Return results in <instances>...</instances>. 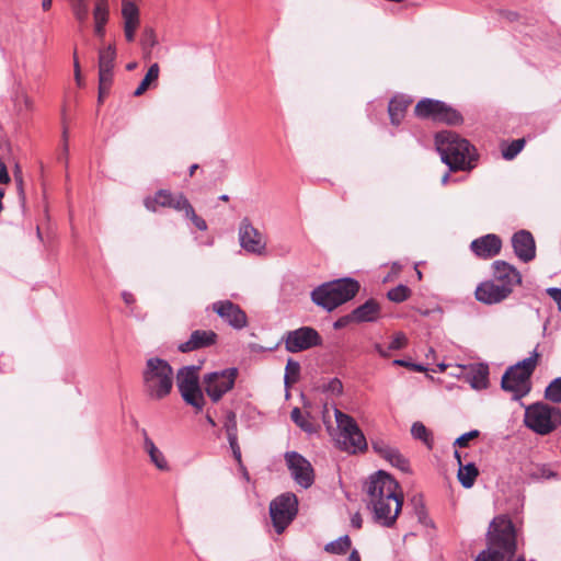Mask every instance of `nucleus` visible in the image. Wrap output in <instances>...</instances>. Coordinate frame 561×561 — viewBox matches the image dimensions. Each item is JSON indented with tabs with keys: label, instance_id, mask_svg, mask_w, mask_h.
Instances as JSON below:
<instances>
[{
	"label": "nucleus",
	"instance_id": "nucleus-50",
	"mask_svg": "<svg viewBox=\"0 0 561 561\" xmlns=\"http://www.w3.org/2000/svg\"><path fill=\"white\" fill-rule=\"evenodd\" d=\"M547 294L557 302L558 310L561 311V288L549 287Z\"/></svg>",
	"mask_w": 561,
	"mask_h": 561
},
{
	"label": "nucleus",
	"instance_id": "nucleus-8",
	"mask_svg": "<svg viewBox=\"0 0 561 561\" xmlns=\"http://www.w3.org/2000/svg\"><path fill=\"white\" fill-rule=\"evenodd\" d=\"M298 513V499L291 492L278 495L270 504V515L277 534H282Z\"/></svg>",
	"mask_w": 561,
	"mask_h": 561
},
{
	"label": "nucleus",
	"instance_id": "nucleus-41",
	"mask_svg": "<svg viewBox=\"0 0 561 561\" xmlns=\"http://www.w3.org/2000/svg\"><path fill=\"white\" fill-rule=\"evenodd\" d=\"M410 293L411 291L407 286L398 285L388 291L387 297L393 302H402L409 298Z\"/></svg>",
	"mask_w": 561,
	"mask_h": 561
},
{
	"label": "nucleus",
	"instance_id": "nucleus-53",
	"mask_svg": "<svg viewBox=\"0 0 561 561\" xmlns=\"http://www.w3.org/2000/svg\"><path fill=\"white\" fill-rule=\"evenodd\" d=\"M9 182L10 176L7 167L3 162L0 161V184H8Z\"/></svg>",
	"mask_w": 561,
	"mask_h": 561
},
{
	"label": "nucleus",
	"instance_id": "nucleus-58",
	"mask_svg": "<svg viewBox=\"0 0 561 561\" xmlns=\"http://www.w3.org/2000/svg\"><path fill=\"white\" fill-rule=\"evenodd\" d=\"M15 181H16V184H18V187L20 190V193L22 194L23 193V188H22V184H23V180H22V175H15Z\"/></svg>",
	"mask_w": 561,
	"mask_h": 561
},
{
	"label": "nucleus",
	"instance_id": "nucleus-61",
	"mask_svg": "<svg viewBox=\"0 0 561 561\" xmlns=\"http://www.w3.org/2000/svg\"><path fill=\"white\" fill-rule=\"evenodd\" d=\"M449 178H450V176H449V173H445V174L442 176V180H440L442 184H443V185H446V184L448 183V181H449Z\"/></svg>",
	"mask_w": 561,
	"mask_h": 561
},
{
	"label": "nucleus",
	"instance_id": "nucleus-11",
	"mask_svg": "<svg viewBox=\"0 0 561 561\" xmlns=\"http://www.w3.org/2000/svg\"><path fill=\"white\" fill-rule=\"evenodd\" d=\"M285 348L289 353H299L312 347L321 346L323 340L312 327H300L284 334Z\"/></svg>",
	"mask_w": 561,
	"mask_h": 561
},
{
	"label": "nucleus",
	"instance_id": "nucleus-62",
	"mask_svg": "<svg viewBox=\"0 0 561 561\" xmlns=\"http://www.w3.org/2000/svg\"><path fill=\"white\" fill-rule=\"evenodd\" d=\"M454 456L457 459L459 467L462 466L460 453L455 450Z\"/></svg>",
	"mask_w": 561,
	"mask_h": 561
},
{
	"label": "nucleus",
	"instance_id": "nucleus-54",
	"mask_svg": "<svg viewBox=\"0 0 561 561\" xmlns=\"http://www.w3.org/2000/svg\"><path fill=\"white\" fill-rule=\"evenodd\" d=\"M362 524H363V519H362V516L359 513H355L352 517H351V525L354 527V528H362Z\"/></svg>",
	"mask_w": 561,
	"mask_h": 561
},
{
	"label": "nucleus",
	"instance_id": "nucleus-30",
	"mask_svg": "<svg viewBox=\"0 0 561 561\" xmlns=\"http://www.w3.org/2000/svg\"><path fill=\"white\" fill-rule=\"evenodd\" d=\"M411 435L413 438L423 442L427 448L433 447L432 433L426 428L422 422H414L411 426Z\"/></svg>",
	"mask_w": 561,
	"mask_h": 561
},
{
	"label": "nucleus",
	"instance_id": "nucleus-19",
	"mask_svg": "<svg viewBox=\"0 0 561 561\" xmlns=\"http://www.w3.org/2000/svg\"><path fill=\"white\" fill-rule=\"evenodd\" d=\"M502 248V241L500 237L493 233L485 234L478 239H474L471 244V251L479 257L491 259L497 255Z\"/></svg>",
	"mask_w": 561,
	"mask_h": 561
},
{
	"label": "nucleus",
	"instance_id": "nucleus-13",
	"mask_svg": "<svg viewBox=\"0 0 561 561\" xmlns=\"http://www.w3.org/2000/svg\"><path fill=\"white\" fill-rule=\"evenodd\" d=\"M285 461L290 471L294 481L304 489H308L314 481L313 468L311 463L296 451H287Z\"/></svg>",
	"mask_w": 561,
	"mask_h": 561
},
{
	"label": "nucleus",
	"instance_id": "nucleus-51",
	"mask_svg": "<svg viewBox=\"0 0 561 561\" xmlns=\"http://www.w3.org/2000/svg\"><path fill=\"white\" fill-rule=\"evenodd\" d=\"M351 322H354V318L351 317V313H348L346 316H343V317L339 318L334 322L333 327H334V329L339 330V329H342V328L346 327Z\"/></svg>",
	"mask_w": 561,
	"mask_h": 561
},
{
	"label": "nucleus",
	"instance_id": "nucleus-3",
	"mask_svg": "<svg viewBox=\"0 0 561 561\" xmlns=\"http://www.w3.org/2000/svg\"><path fill=\"white\" fill-rule=\"evenodd\" d=\"M141 377L142 391L150 400H163L173 389V368L160 357H150L146 360Z\"/></svg>",
	"mask_w": 561,
	"mask_h": 561
},
{
	"label": "nucleus",
	"instance_id": "nucleus-49",
	"mask_svg": "<svg viewBox=\"0 0 561 561\" xmlns=\"http://www.w3.org/2000/svg\"><path fill=\"white\" fill-rule=\"evenodd\" d=\"M139 22H124V33L127 42H134Z\"/></svg>",
	"mask_w": 561,
	"mask_h": 561
},
{
	"label": "nucleus",
	"instance_id": "nucleus-59",
	"mask_svg": "<svg viewBox=\"0 0 561 561\" xmlns=\"http://www.w3.org/2000/svg\"><path fill=\"white\" fill-rule=\"evenodd\" d=\"M53 0H43L42 1V8L46 11L51 8Z\"/></svg>",
	"mask_w": 561,
	"mask_h": 561
},
{
	"label": "nucleus",
	"instance_id": "nucleus-24",
	"mask_svg": "<svg viewBox=\"0 0 561 561\" xmlns=\"http://www.w3.org/2000/svg\"><path fill=\"white\" fill-rule=\"evenodd\" d=\"M144 449L149 455L151 462L162 471L169 470V463L162 454L154 445L152 439L147 435V432L144 430Z\"/></svg>",
	"mask_w": 561,
	"mask_h": 561
},
{
	"label": "nucleus",
	"instance_id": "nucleus-20",
	"mask_svg": "<svg viewBox=\"0 0 561 561\" xmlns=\"http://www.w3.org/2000/svg\"><path fill=\"white\" fill-rule=\"evenodd\" d=\"M493 276L494 280L499 284L505 287L508 286L511 293L513 288L522 282L520 273L505 261H495L493 263Z\"/></svg>",
	"mask_w": 561,
	"mask_h": 561
},
{
	"label": "nucleus",
	"instance_id": "nucleus-48",
	"mask_svg": "<svg viewBox=\"0 0 561 561\" xmlns=\"http://www.w3.org/2000/svg\"><path fill=\"white\" fill-rule=\"evenodd\" d=\"M325 390L334 396H340L343 392V383L340 379L333 378L327 383Z\"/></svg>",
	"mask_w": 561,
	"mask_h": 561
},
{
	"label": "nucleus",
	"instance_id": "nucleus-26",
	"mask_svg": "<svg viewBox=\"0 0 561 561\" xmlns=\"http://www.w3.org/2000/svg\"><path fill=\"white\" fill-rule=\"evenodd\" d=\"M93 18L95 23V33L99 36L104 35V26L108 20V2L107 0L95 1L93 9Z\"/></svg>",
	"mask_w": 561,
	"mask_h": 561
},
{
	"label": "nucleus",
	"instance_id": "nucleus-27",
	"mask_svg": "<svg viewBox=\"0 0 561 561\" xmlns=\"http://www.w3.org/2000/svg\"><path fill=\"white\" fill-rule=\"evenodd\" d=\"M479 474L478 468L474 463L470 462L466 466H460L458 470V480L461 485L466 489L471 488L474 484V481Z\"/></svg>",
	"mask_w": 561,
	"mask_h": 561
},
{
	"label": "nucleus",
	"instance_id": "nucleus-5",
	"mask_svg": "<svg viewBox=\"0 0 561 561\" xmlns=\"http://www.w3.org/2000/svg\"><path fill=\"white\" fill-rule=\"evenodd\" d=\"M539 353L534 350L531 355L510 366L501 380V388L512 393L514 400H520L531 390L530 377L536 369Z\"/></svg>",
	"mask_w": 561,
	"mask_h": 561
},
{
	"label": "nucleus",
	"instance_id": "nucleus-18",
	"mask_svg": "<svg viewBox=\"0 0 561 561\" xmlns=\"http://www.w3.org/2000/svg\"><path fill=\"white\" fill-rule=\"evenodd\" d=\"M510 294L511 288H508V286L505 287L494 279L480 284L476 289L477 300L488 305L501 302L507 298Z\"/></svg>",
	"mask_w": 561,
	"mask_h": 561
},
{
	"label": "nucleus",
	"instance_id": "nucleus-57",
	"mask_svg": "<svg viewBox=\"0 0 561 561\" xmlns=\"http://www.w3.org/2000/svg\"><path fill=\"white\" fill-rule=\"evenodd\" d=\"M348 561H360V556L357 550H353L350 553Z\"/></svg>",
	"mask_w": 561,
	"mask_h": 561
},
{
	"label": "nucleus",
	"instance_id": "nucleus-37",
	"mask_svg": "<svg viewBox=\"0 0 561 561\" xmlns=\"http://www.w3.org/2000/svg\"><path fill=\"white\" fill-rule=\"evenodd\" d=\"M290 417L295 424H297L302 431L307 433L316 432L313 424L301 413L299 408H294Z\"/></svg>",
	"mask_w": 561,
	"mask_h": 561
},
{
	"label": "nucleus",
	"instance_id": "nucleus-45",
	"mask_svg": "<svg viewBox=\"0 0 561 561\" xmlns=\"http://www.w3.org/2000/svg\"><path fill=\"white\" fill-rule=\"evenodd\" d=\"M373 449L380 455L382 458H387L390 450H392L394 447L390 446L389 444L385 443L383 440H374L371 443Z\"/></svg>",
	"mask_w": 561,
	"mask_h": 561
},
{
	"label": "nucleus",
	"instance_id": "nucleus-28",
	"mask_svg": "<svg viewBox=\"0 0 561 561\" xmlns=\"http://www.w3.org/2000/svg\"><path fill=\"white\" fill-rule=\"evenodd\" d=\"M75 19L80 24H85L89 18V0H68Z\"/></svg>",
	"mask_w": 561,
	"mask_h": 561
},
{
	"label": "nucleus",
	"instance_id": "nucleus-34",
	"mask_svg": "<svg viewBox=\"0 0 561 561\" xmlns=\"http://www.w3.org/2000/svg\"><path fill=\"white\" fill-rule=\"evenodd\" d=\"M300 375V364L291 358L287 360L285 367V376L284 381L286 386L295 383L298 381Z\"/></svg>",
	"mask_w": 561,
	"mask_h": 561
},
{
	"label": "nucleus",
	"instance_id": "nucleus-55",
	"mask_svg": "<svg viewBox=\"0 0 561 561\" xmlns=\"http://www.w3.org/2000/svg\"><path fill=\"white\" fill-rule=\"evenodd\" d=\"M122 298H123V300H124V302L126 305H131V304L135 302L134 295L131 293H129V291H123L122 293Z\"/></svg>",
	"mask_w": 561,
	"mask_h": 561
},
{
	"label": "nucleus",
	"instance_id": "nucleus-40",
	"mask_svg": "<svg viewBox=\"0 0 561 561\" xmlns=\"http://www.w3.org/2000/svg\"><path fill=\"white\" fill-rule=\"evenodd\" d=\"M525 139L513 140L505 149L502 150L503 158L506 160L514 159L524 148Z\"/></svg>",
	"mask_w": 561,
	"mask_h": 561
},
{
	"label": "nucleus",
	"instance_id": "nucleus-32",
	"mask_svg": "<svg viewBox=\"0 0 561 561\" xmlns=\"http://www.w3.org/2000/svg\"><path fill=\"white\" fill-rule=\"evenodd\" d=\"M140 44L145 54V57L148 58L151 54L152 48L158 44L157 35L151 27H146L142 31Z\"/></svg>",
	"mask_w": 561,
	"mask_h": 561
},
{
	"label": "nucleus",
	"instance_id": "nucleus-16",
	"mask_svg": "<svg viewBox=\"0 0 561 561\" xmlns=\"http://www.w3.org/2000/svg\"><path fill=\"white\" fill-rule=\"evenodd\" d=\"M188 199L182 193L173 195L168 190H159L154 196L147 197L144 203L145 207L151 211H156L157 206L169 207L178 211H182Z\"/></svg>",
	"mask_w": 561,
	"mask_h": 561
},
{
	"label": "nucleus",
	"instance_id": "nucleus-38",
	"mask_svg": "<svg viewBox=\"0 0 561 561\" xmlns=\"http://www.w3.org/2000/svg\"><path fill=\"white\" fill-rule=\"evenodd\" d=\"M386 460H388L392 466L397 467L401 471L408 472L410 469L408 459L403 457L397 448L390 450Z\"/></svg>",
	"mask_w": 561,
	"mask_h": 561
},
{
	"label": "nucleus",
	"instance_id": "nucleus-43",
	"mask_svg": "<svg viewBox=\"0 0 561 561\" xmlns=\"http://www.w3.org/2000/svg\"><path fill=\"white\" fill-rule=\"evenodd\" d=\"M225 430L227 433L228 440H233V438H237V420L236 414L230 412L227 415V420L225 422Z\"/></svg>",
	"mask_w": 561,
	"mask_h": 561
},
{
	"label": "nucleus",
	"instance_id": "nucleus-9",
	"mask_svg": "<svg viewBox=\"0 0 561 561\" xmlns=\"http://www.w3.org/2000/svg\"><path fill=\"white\" fill-rule=\"evenodd\" d=\"M556 407L542 402L528 405L525 410V425L539 435H548L557 428Z\"/></svg>",
	"mask_w": 561,
	"mask_h": 561
},
{
	"label": "nucleus",
	"instance_id": "nucleus-29",
	"mask_svg": "<svg viewBox=\"0 0 561 561\" xmlns=\"http://www.w3.org/2000/svg\"><path fill=\"white\" fill-rule=\"evenodd\" d=\"M159 72H160L159 65L157 62L152 64L149 67L145 78L141 80L140 84L135 90L134 95L139 96V95L144 94L148 90L150 84L158 80Z\"/></svg>",
	"mask_w": 561,
	"mask_h": 561
},
{
	"label": "nucleus",
	"instance_id": "nucleus-35",
	"mask_svg": "<svg viewBox=\"0 0 561 561\" xmlns=\"http://www.w3.org/2000/svg\"><path fill=\"white\" fill-rule=\"evenodd\" d=\"M136 0H123L122 14L124 22H139V10Z\"/></svg>",
	"mask_w": 561,
	"mask_h": 561
},
{
	"label": "nucleus",
	"instance_id": "nucleus-60",
	"mask_svg": "<svg viewBox=\"0 0 561 561\" xmlns=\"http://www.w3.org/2000/svg\"><path fill=\"white\" fill-rule=\"evenodd\" d=\"M75 71H76L77 81L79 82L80 67H79L78 60H75Z\"/></svg>",
	"mask_w": 561,
	"mask_h": 561
},
{
	"label": "nucleus",
	"instance_id": "nucleus-31",
	"mask_svg": "<svg viewBox=\"0 0 561 561\" xmlns=\"http://www.w3.org/2000/svg\"><path fill=\"white\" fill-rule=\"evenodd\" d=\"M116 58V50L113 45H108L99 53V69L113 70Z\"/></svg>",
	"mask_w": 561,
	"mask_h": 561
},
{
	"label": "nucleus",
	"instance_id": "nucleus-1",
	"mask_svg": "<svg viewBox=\"0 0 561 561\" xmlns=\"http://www.w3.org/2000/svg\"><path fill=\"white\" fill-rule=\"evenodd\" d=\"M399 483L387 472L379 470L366 482V506L376 524L391 528L394 526L403 505Z\"/></svg>",
	"mask_w": 561,
	"mask_h": 561
},
{
	"label": "nucleus",
	"instance_id": "nucleus-4",
	"mask_svg": "<svg viewBox=\"0 0 561 561\" xmlns=\"http://www.w3.org/2000/svg\"><path fill=\"white\" fill-rule=\"evenodd\" d=\"M359 290V284L353 278H341L324 283L311 291V300L317 306L331 312L347 302Z\"/></svg>",
	"mask_w": 561,
	"mask_h": 561
},
{
	"label": "nucleus",
	"instance_id": "nucleus-2",
	"mask_svg": "<svg viewBox=\"0 0 561 561\" xmlns=\"http://www.w3.org/2000/svg\"><path fill=\"white\" fill-rule=\"evenodd\" d=\"M436 149L442 161L450 171H470L476 167L477 152L474 147L459 135L443 130L435 136Z\"/></svg>",
	"mask_w": 561,
	"mask_h": 561
},
{
	"label": "nucleus",
	"instance_id": "nucleus-6",
	"mask_svg": "<svg viewBox=\"0 0 561 561\" xmlns=\"http://www.w3.org/2000/svg\"><path fill=\"white\" fill-rule=\"evenodd\" d=\"M337 434L334 438L336 446L350 454H356L367 448V440L356 421L348 414L334 408Z\"/></svg>",
	"mask_w": 561,
	"mask_h": 561
},
{
	"label": "nucleus",
	"instance_id": "nucleus-22",
	"mask_svg": "<svg viewBox=\"0 0 561 561\" xmlns=\"http://www.w3.org/2000/svg\"><path fill=\"white\" fill-rule=\"evenodd\" d=\"M354 322H374L380 317V306L375 299H368L351 312Z\"/></svg>",
	"mask_w": 561,
	"mask_h": 561
},
{
	"label": "nucleus",
	"instance_id": "nucleus-12",
	"mask_svg": "<svg viewBox=\"0 0 561 561\" xmlns=\"http://www.w3.org/2000/svg\"><path fill=\"white\" fill-rule=\"evenodd\" d=\"M415 114L419 117L432 118L450 125L458 124L461 121V116L456 110L447 106L442 101L433 99L421 100L415 106Z\"/></svg>",
	"mask_w": 561,
	"mask_h": 561
},
{
	"label": "nucleus",
	"instance_id": "nucleus-10",
	"mask_svg": "<svg viewBox=\"0 0 561 561\" xmlns=\"http://www.w3.org/2000/svg\"><path fill=\"white\" fill-rule=\"evenodd\" d=\"M237 376V368H227L204 376L203 383L205 391L213 402H218L224 394L233 388Z\"/></svg>",
	"mask_w": 561,
	"mask_h": 561
},
{
	"label": "nucleus",
	"instance_id": "nucleus-23",
	"mask_svg": "<svg viewBox=\"0 0 561 561\" xmlns=\"http://www.w3.org/2000/svg\"><path fill=\"white\" fill-rule=\"evenodd\" d=\"M412 100L405 95H396L391 99L388 106V112L392 125L398 126L404 117L405 111Z\"/></svg>",
	"mask_w": 561,
	"mask_h": 561
},
{
	"label": "nucleus",
	"instance_id": "nucleus-25",
	"mask_svg": "<svg viewBox=\"0 0 561 561\" xmlns=\"http://www.w3.org/2000/svg\"><path fill=\"white\" fill-rule=\"evenodd\" d=\"M467 380L476 390H482L489 386V367L485 364H479L472 367L467 375Z\"/></svg>",
	"mask_w": 561,
	"mask_h": 561
},
{
	"label": "nucleus",
	"instance_id": "nucleus-44",
	"mask_svg": "<svg viewBox=\"0 0 561 561\" xmlns=\"http://www.w3.org/2000/svg\"><path fill=\"white\" fill-rule=\"evenodd\" d=\"M479 435H480V432L478 430L469 431V432L460 435L455 440L454 446H457V447H460V448L468 447L469 446V442L471 439H474V438L479 437Z\"/></svg>",
	"mask_w": 561,
	"mask_h": 561
},
{
	"label": "nucleus",
	"instance_id": "nucleus-36",
	"mask_svg": "<svg viewBox=\"0 0 561 561\" xmlns=\"http://www.w3.org/2000/svg\"><path fill=\"white\" fill-rule=\"evenodd\" d=\"M545 398L553 403H561V377L553 379L545 390Z\"/></svg>",
	"mask_w": 561,
	"mask_h": 561
},
{
	"label": "nucleus",
	"instance_id": "nucleus-47",
	"mask_svg": "<svg viewBox=\"0 0 561 561\" xmlns=\"http://www.w3.org/2000/svg\"><path fill=\"white\" fill-rule=\"evenodd\" d=\"M392 364L394 366H402V367H407V368H410L414 371H419V373H423V371H426L427 368L422 365V364H415V363H412V362H409V360H405V359H394L392 362Z\"/></svg>",
	"mask_w": 561,
	"mask_h": 561
},
{
	"label": "nucleus",
	"instance_id": "nucleus-56",
	"mask_svg": "<svg viewBox=\"0 0 561 561\" xmlns=\"http://www.w3.org/2000/svg\"><path fill=\"white\" fill-rule=\"evenodd\" d=\"M375 350L382 357H389V355H390L389 354L390 351L388 350V347L383 348L379 343L375 344Z\"/></svg>",
	"mask_w": 561,
	"mask_h": 561
},
{
	"label": "nucleus",
	"instance_id": "nucleus-7",
	"mask_svg": "<svg viewBox=\"0 0 561 561\" xmlns=\"http://www.w3.org/2000/svg\"><path fill=\"white\" fill-rule=\"evenodd\" d=\"M198 366H184L176 374V385L183 400L196 412L202 411L205 405V398L198 381Z\"/></svg>",
	"mask_w": 561,
	"mask_h": 561
},
{
	"label": "nucleus",
	"instance_id": "nucleus-39",
	"mask_svg": "<svg viewBox=\"0 0 561 561\" xmlns=\"http://www.w3.org/2000/svg\"><path fill=\"white\" fill-rule=\"evenodd\" d=\"M182 211H184L185 214V217L188 218L193 224L194 226L202 230V231H205L207 229V224L206 221L196 215L193 206L191 205V203L187 201V203L185 204L184 208L182 209Z\"/></svg>",
	"mask_w": 561,
	"mask_h": 561
},
{
	"label": "nucleus",
	"instance_id": "nucleus-64",
	"mask_svg": "<svg viewBox=\"0 0 561 561\" xmlns=\"http://www.w3.org/2000/svg\"><path fill=\"white\" fill-rule=\"evenodd\" d=\"M556 416H558V422L561 424V410L556 408Z\"/></svg>",
	"mask_w": 561,
	"mask_h": 561
},
{
	"label": "nucleus",
	"instance_id": "nucleus-63",
	"mask_svg": "<svg viewBox=\"0 0 561 561\" xmlns=\"http://www.w3.org/2000/svg\"><path fill=\"white\" fill-rule=\"evenodd\" d=\"M136 67H137V62L133 61V62L127 64L126 69H127L128 71H131V70H134Z\"/></svg>",
	"mask_w": 561,
	"mask_h": 561
},
{
	"label": "nucleus",
	"instance_id": "nucleus-17",
	"mask_svg": "<svg viewBox=\"0 0 561 561\" xmlns=\"http://www.w3.org/2000/svg\"><path fill=\"white\" fill-rule=\"evenodd\" d=\"M512 247L515 255L523 262L528 263L536 256V243L528 230H519L512 237Z\"/></svg>",
	"mask_w": 561,
	"mask_h": 561
},
{
	"label": "nucleus",
	"instance_id": "nucleus-33",
	"mask_svg": "<svg viewBox=\"0 0 561 561\" xmlns=\"http://www.w3.org/2000/svg\"><path fill=\"white\" fill-rule=\"evenodd\" d=\"M351 546V540L347 535L337 538L325 545L324 550L333 554H342L347 551Z\"/></svg>",
	"mask_w": 561,
	"mask_h": 561
},
{
	"label": "nucleus",
	"instance_id": "nucleus-15",
	"mask_svg": "<svg viewBox=\"0 0 561 561\" xmlns=\"http://www.w3.org/2000/svg\"><path fill=\"white\" fill-rule=\"evenodd\" d=\"M210 308L219 318L236 330H241L248 325L245 312L230 300L215 301L211 304Z\"/></svg>",
	"mask_w": 561,
	"mask_h": 561
},
{
	"label": "nucleus",
	"instance_id": "nucleus-46",
	"mask_svg": "<svg viewBox=\"0 0 561 561\" xmlns=\"http://www.w3.org/2000/svg\"><path fill=\"white\" fill-rule=\"evenodd\" d=\"M407 343H408L407 336L403 333L399 332L393 336L392 341L389 343L388 350L389 351L401 350L407 345Z\"/></svg>",
	"mask_w": 561,
	"mask_h": 561
},
{
	"label": "nucleus",
	"instance_id": "nucleus-21",
	"mask_svg": "<svg viewBox=\"0 0 561 561\" xmlns=\"http://www.w3.org/2000/svg\"><path fill=\"white\" fill-rule=\"evenodd\" d=\"M217 333L211 330H195L191 333L190 339L179 345L182 353L211 346L217 341Z\"/></svg>",
	"mask_w": 561,
	"mask_h": 561
},
{
	"label": "nucleus",
	"instance_id": "nucleus-52",
	"mask_svg": "<svg viewBox=\"0 0 561 561\" xmlns=\"http://www.w3.org/2000/svg\"><path fill=\"white\" fill-rule=\"evenodd\" d=\"M230 448L232 450L233 457L238 462H241V450L238 444V437L233 438V440H228Z\"/></svg>",
	"mask_w": 561,
	"mask_h": 561
},
{
	"label": "nucleus",
	"instance_id": "nucleus-42",
	"mask_svg": "<svg viewBox=\"0 0 561 561\" xmlns=\"http://www.w3.org/2000/svg\"><path fill=\"white\" fill-rule=\"evenodd\" d=\"M113 70L99 69V101H102V90H110Z\"/></svg>",
	"mask_w": 561,
	"mask_h": 561
},
{
	"label": "nucleus",
	"instance_id": "nucleus-14",
	"mask_svg": "<svg viewBox=\"0 0 561 561\" xmlns=\"http://www.w3.org/2000/svg\"><path fill=\"white\" fill-rule=\"evenodd\" d=\"M240 247L248 253L261 255L265 252L266 241L263 234L244 217L239 225Z\"/></svg>",
	"mask_w": 561,
	"mask_h": 561
}]
</instances>
